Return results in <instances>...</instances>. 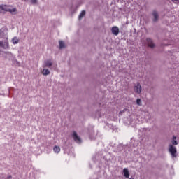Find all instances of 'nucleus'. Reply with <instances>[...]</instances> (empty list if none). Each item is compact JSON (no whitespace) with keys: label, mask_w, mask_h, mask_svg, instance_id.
Segmentation results:
<instances>
[{"label":"nucleus","mask_w":179,"mask_h":179,"mask_svg":"<svg viewBox=\"0 0 179 179\" xmlns=\"http://www.w3.org/2000/svg\"><path fill=\"white\" fill-rule=\"evenodd\" d=\"M172 1V2H176V1H178V0H171Z\"/></svg>","instance_id":"nucleus-20"},{"label":"nucleus","mask_w":179,"mask_h":179,"mask_svg":"<svg viewBox=\"0 0 179 179\" xmlns=\"http://www.w3.org/2000/svg\"><path fill=\"white\" fill-rule=\"evenodd\" d=\"M134 90L137 94H140L141 92V86L139 83L134 86Z\"/></svg>","instance_id":"nucleus-6"},{"label":"nucleus","mask_w":179,"mask_h":179,"mask_svg":"<svg viewBox=\"0 0 179 179\" xmlns=\"http://www.w3.org/2000/svg\"><path fill=\"white\" fill-rule=\"evenodd\" d=\"M85 10H83L79 15V20H81L85 15Z\"/></svg>","instance_id":"nucleus-15"},{"label":"nucleus","mask_w":179,"mask_h":179,"mask_svg":"<svg viewBox=\"0 0 179 179\" xmlns=\"http://www.w3.org/2000/svg\"><path fill=\"white\" fill-rule=\"evenodd\" d=\"M136 103L138 106H141V99H137V101H136Z\"/></svg>","instance_id":"nucleus-17"},{"label":"nucleus","mask_w":179,"mask_h":179,"mask_svg":"<svg viewBox=\"0 0 179 179\" xmlns=\"http://www.w3.org/2000/svg\"><path fill=\"white\" fill-rule=\"evenodd\" d=\"M111 31L113 35L117 36L119 34L120 30L117 27L115 26L112 27Z\"/></svg>","instance_id":"nucleus-5"},{"label":"nucleus","mask_w":179,"mask_h":179,"mask_svg":"<svg viewBox=\"0 0 179 179\" xmlns=\"http://www.w3.org/2000/svg\"><path fill=\"white\" fill-rule=\"evenodd\" d=\"M0 47L5 50L9 49V42L0 41Z\"/></svg>","instance_id":"nucleus-4"},{"label":"nucleus","mask_w":179,"mask_h":179,"mask_svg":"<svg viewBox=\"0 0 179 179\" xmlns=\"http://www.w3.org/2000/svg\"><path fill=\"white\" fill-rule=\"evenodd\" d=\"M7 179H12V175H9L8 176H7Z\"/></svg>","instance_id":"nucleus-19"},{"label":"nucleus","mask_w":179,"mask_h":179,"mask_svg":"<svg viewBox=\"0 0 179 179\" xmlns=\"http://www.w3.org/2000/svg\"><path fill=\"white\" fill-rule=\"evenodd\" d=\"M16 8H12V6L0 5V13L5 14L6 12H9L13 15L16 13Z\"/></svg>","instance_id":"nucleus-1"},{"label":"nucleus","mask_w":179,"mask_h":179,"mask_svg":"<svg viewBox=\"0 0 179 179\" xmlns=\"http://www.w3.org/2000/svg\"><path fill=\"white\" fill-rule=\"evenodd\" d=\"M131 179V178H130Z\"/></svg>","instance_id":"nucleus-21"},{"label":"nucleus","mask_w":179,"mask_h":179,"mask_svg":"<svg viewBox=\"0 0 179 179\" xmlns=\"http://www.w3.org/2000/svg\"><path fill=\"white\" fill-rule=\"evenodd\" d=\"M169 150V152L171 153L172 157H176L177 150L174 145L170 144Z\"/></svg>","instance_id":"nucleus-2"},{"label":"nucleus","mask_w":179,"mask_h":179,"mask_svg":"<svg viewBox=\"0 0 179 179\" xmlns=\"http://www.w3.org/2000/svg\"><path fill=\"white\" fill-rule=\"evenodd\" d=\"M31 3L32 4H36L37 3V0H31Z\"/></svg>","instance_id":"nucleus-18"},{"label":"nucleus","mask_w":179,"mask_h":179,"mask_svg":"<svg viewBox=\"0 0 179 179\" xmlns=\"http://www.w3.org/2000/svg\"><path fill=\"white\" fill-rule=\"evenodd\" d=\"M72 138L74 140L76 143H81V139L78 136L76 131H73L72 134Z\"/></svg>","instance_id":"nucleus-3"},{"label":"nucleus","mask_w":179,"mask_h":179,"mask_svg":"<svg viewBox=\"0 0 179 179\" xmlns=\"http://www.w3.org/2000/svg\"><path fill=\"white\" fill-rule=\"evenodd\" d=\"M59 49H63L65 48V44H64V41H59Z\"/></svg>","instance_id":"nucleus-13"},{"label":"nucleus","mask_w":179,"mask_h":179,"mask_svg":"<svg viewBox=\"0 0 179 179\" xmlns=\"http://www.w3.org/2000/svg\"><path fill=\"white\" fill-rule=\"evenodd\" d=\"M146 41H147V43H148V47H150V48H155V44L153 43V42H152V41L151 38H148L146 39Z\"/></svg>","instance_id":"nucleus-7"},{"label":"nucleus","mask_w":179,"mask_h":179,"mask_svg":"<svg viewBox=\"0 0 179 179\" xmlns=\"http://www.w3.org/2000/svg\"><path fill=\"white\" fill-rule=\"evenodd\" d=\"M12 43L14 44V45H16L17 43H19V38H17V37L15 36L12 38Z\"/></svg>","instance_id":"nucleus-11"},{"label":"nucleus","mask_w":179,"mask_h":179,"mask_svg":"<svg viewBox=\"0 0 179 179\" xmlns=\"http://www.w3.org/2000/svg\"><path fill=\"white\" fill-rule=\"evenodd\" d=\"M173 145H177L178 141H176V136H173V141H172Z\"/></svg>","instance_id":"nucleus-14"},{"label":"nucleus","mask_w":179,"mask_h":179,"mask_svg":"<svg viewBox=\"0 0 179 179\" xmlns=\"http://www.w3.org/2000/svg\"><path fill=\"white\" fill-rule=\"evenodd\" d=\"M53 151L55 153L58 154L60 152V148L58 145H55L53 148Z\"/></svg>","instance_id":"nucleus-10"},{"label":"nucleus","mask_w":179,"mask_h":179,"mask_svg":"<svg viewBox=\"0 0 179 179\" xmlns=\"http://www.w3.org/2000/svg\"><path fill=\"white\" fill-rule=\"evenodd\" d=\"M152 15L154 16V20L153 21L155 22H157L158 20H159V15H158V13L156 11V10H154L152 12Z\"/></svg>","instance_id":"nucleus-8"},{"label":"nucleus","mask_w":179,"mask_h":179,"mask_svg":"<svg viewBox=\"0 0 179 179\" xmlns=\"http://www.w3.org/2000/svg\"><path fill=\"white\" fill-rule=\"evenodd\" d=\"M50 71L48 69H43V71H42V74L43 76H48L50 74Z\"/></svg>","instance_id":"nucleus-12"},{"label":"nucleus","mask_w":179,"mask_h":179,"mask_svg":"<svg viewBox=\"0 0 179 179\" xmlns=\"http://www.w3.org/2000/svg\"><path fill=\"white\" fill-rule=\"evenodd\" d=\"M45 66L46 67H50V66H52L51 62H50V61H46L45 63Z\"/></svg>","instance_id":"nucleus-16"},{"label":"nucleus","mask_w":179,"mask_h":179,"mask_svg":"<svg viewBox=\"0 0 179 179\" xmlns=\"http://www.w3.org/2000/svg\"><path fill=\"white\" fill-rule=\"evenodd\" d=\"M123 173H124V176L126 178H129V171H128V169H127V168H124V169H123Z\"/></svg>","instance_id":"nucleus-9"}]
</instances>
